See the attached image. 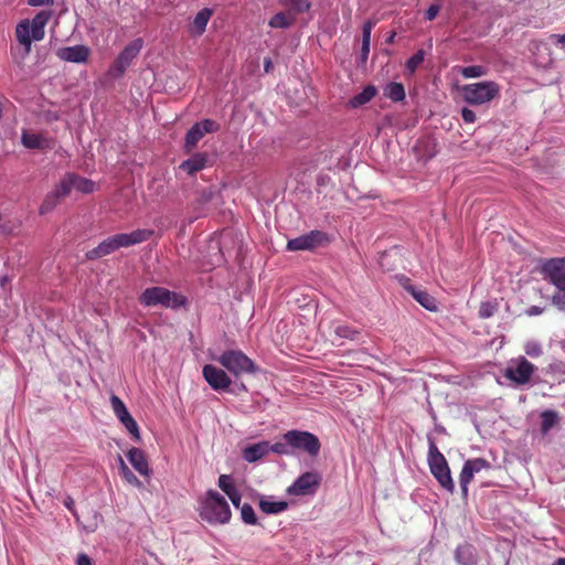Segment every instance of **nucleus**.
<instances>
[{"label":"nucleus","mask_w":565,"mask_h":565,"mask_svg":"<svg viewBox=\"0 0 565 565\" xmlns=\"http://www.w3.org/2000/svg\"><path fill=\"white\" fill-rule=\"evenodd\" d=\"M110 404L116 417L119 422L125 426V428L130 433L136 441L140 440V433L137 422L132 418L130 413L128 412L124 402L116 395H111Z\"/></svg>","instance_id":"obj_15"},{"label":"nucleus","mask_w":565,"mask_h":565,"mask_svg":"<svg viewBox=\"0 0 565 565\" xmlns=\"http://www.w3.org/2000/svg\"><path fill=\"white\" fill-rule=\"evenodd\" d=\"M154 234L153 230L138 228L130 233H119L113 235L117 248L129 247L148 241Z\"/></svg>","instance_id":"obj_18"},{"label":"nucleus","mask_w":565,"mask_h":565,"mask_svg":"<svg viewBox=\"0 0 565 565\" xmlns=\"http://www.w3.org/2000/svg\"><path fill=\"white\" fill-rule=\"evenodd\" d=\"M461 117L466 124H473L477 119L475 111L467 107L461 109Z\"/></svg>","instance_id":"obj_44"},{"label":"nucleus","mask_w":565,"mask_h":565,"mask_svg":"<svg viewBox=\"0 0 565 565\" xmlns=\"http://www.w3.org/2000/svg\"><path fill=\"white\" fill-rule=\"evenodd\" d=\"M462 99L472 106L484 105L492 102L500 94V86L493 81H483L466 84L460 88Z\"/></svg>","instance_id":"obj_6"},{"label":"nucleus","mask_w":565,"mask_h":565,"mask_svg":"<svg viewBox=\"0 0 565 565\" xmlns=\"http://www.w3.org/2000/svg\"><path fill=\"white\" fill-rule=\"evenodd\" d=\"M21 142L28 149H45L50 147V140L46 137L28 130H23Z\"/></svg>","instance_id":"obj_25"},{"label":"nucleus","mask_w":565,"mask_h":565,"mask_svg":"<svg viewBox=\"0 0 565 565\" xmlns=\"http://www.w3.org/2000/svg\"><path fill=\"white\" fill-rule=\"evenodd\" d=\"M374 26L372 21H366L362 28V41L371 42V32Z\"/></svg>","instance_id":"obj_45"},{"label":"nucleus","mask_w":565,"mask_h":565,"mask_svg":"<svg viewBox=\"0 0 565 565\" xmlns=\"http://www.w3.org/2000/svg\"><path fill=\"white\" fill-rule=\"evenodd\" d=\"M524 352L530 358H539L542 355L543 349L539 341L530 340L524 344Z\"/></svg>","instance_id":"obj_38"},{"label":"nucleus","mask_w":565,"mask_h":565,"mask_svg":"<svg viewBox=\"0 0 565 565\" xmlns=\"http://www.w3.org/2000/svg\"><path fill=\"white\" fill-rule=\"evenodd\" d=\"M428 440V455L427 462L430 469L431 475L438 481L440 487L448 491L449 493H454L455 483L451 478L450 468L445 456L439 451L434 438L431 436H427Z\"/></svg>","instance_id":"obj_4"},{"label":"nucleus","mask_w":565,"mask_h":565,"mask_svg":"<svg viewBox=\"0 0 565 565\" xmlns=\"http://www.w3.org/2000/svg\"><path fill=\"white\" fill-rule=\"evenodd\" d=\"M214 360L236 377L254 375L259 371L257 364L238 349L226 350Z\"/></svg>","instance_id":"obj_5"},{"label":"nucleus","mask_w":565,"mask_h":565,"mask_svg":"<svg viewBox=\"0 0 565 565\" xmlns=\"http://www.w3.org/2000/svg\"><path fill=\"white\" fill-rule=\"evenodd\" d=\"M436 429L440 433H445V428L443 426H437Z\"/></svg>","instance_id":"obj_59"},{"label":"nucleus","mask_w":565,"mask_h":565,"mask_svg":"<svg viewBox=\"0 0 565 565\" xmlns=\"http://www.w3.org/2000/svg\"><path fill=\"white\" fill-rule=\"evenodd\" d=\"M7 281H8V277H7V276H3V277L1 278V285H2V286H4Z\"/></svg>","instance_id":"obj_58"},{"label":"nucleus","mask_w":565,"mask_h":565,"mask_svg":"<svg viewBox=\"0 0 565 565\" xmlns=\"http://www.w3.org/2000/svg\"><path fill=\"white\" fill-rule=\"evenodd\" d=\"M370 43L371 42L362 41L361 57H362L363 62H365L367 60V57H369Z\"/></svg>","instance_id":"obj_48"},{"label":"nucleus","mask_w":565,"mask_h":565,"mask_svg":"<svg viewBox=\"0 0 565 565\" xmlns=\"http://www.w3.org/2000/svg\"><path fill=\"white\" fill-rule=\"evenodd\" d=\"M439 6L437 4H431L425 12V18L429 21L434 20L437 14L439 13Z\"/></svg>","instance_id":"obj_46"},{"label":"nucleus","mask_w":565,"mask_h":565,"mask_svg":"<svg viewBox=\"0 0 565 565\" xmlns=\"http://www.w3.org/2000/svg\"><path fill=\"white\" fill-rule=\"evenodd\" d=\"M95 189V183L86 178L73 173V190L83 194L92 193Z\"/></svg>","instance_id":"obj_34"},{"label":"nucleus","mask_w":565,"mask_h":565,"mask_svg":"<svg viewBox=\"0 0 565 565\" xmlns=\"http://www.w3.org/2000/svg\"><path fill=\"white\" fill-rule=\"evenodd\" d=\"M394 36H395V33H392V34L390 35V38H388V40H387V41H388V42H393V41H394Z\"/></svg>","instance_id":"obj_60"},{"label":"nucleus","mask_w":565,"mask_h":565,"mask_svg":"<svg viewBox=\"0 0 565 565\" xmlns=\"http://www.w3.org/2000/svg\"><path fill=\"white\" fill-rule=\"evenodd\" d=\"M321 475L317 471H308L300 475L288 488L289 495H313L321 484Z\"/></svg>","instance_id":"obj_10"},{"label":"nucleus","mask_w":565,"mask_h":565,"mask_svg":"<svg viewBox=\"0 0 565 565\" xmlns=\"http://www.w3.org/2000/svg\"><path fill=\"white\" fill-rule=\"evenodd\" d=\"M142 46V39H135L134 41H131L128 45L124 47V50L116 57L110 67V72L115 76H121L125 73V71L130 66L131 62L138 56Z\"/></svg>","instance_id":"obj_12"},{"label":"nucleus","mask_w":565,"mask_h":565,"mask_svg":"<svg viewBox=\"0 0 565 565\" xmlns=\"http://www.w3.org/2000/svg\"><path fill=\"white\" fill-rule=\"evenodd\" d=\"M218 130L220 124L212 119H203L195 122L186 132L185 148L188 150L193 149L206 134L216 132Z\"/></svg>","instance_id":"obj_16"},{"label":"nucleus","mask_w":565,"mask_h":565,"mask_svg":"<svg viewBox=\"0 0 565 565\" xmlns=\"http://www.w3.org/2000/svg\"><path fill=\"white\" fill-rule=\"evenodd\" d=\"M117 462H118V471L120 472L121 470L125 469V467H128L125 462V460L122 459L121 456H118L117 457Z\"/></svg>","instance_id":"obj_55"},{"label":"nucleus","mask_w":565,"mask_h":565,"mask_svg":"<svg viewBox=\"0 0 565 565\" xmlns=\"http://www.w3.org/2000/svg\"><path fill=\"white\" fill-rule=\"evenodd\" d=\"M376 93L377 90L373 85H367L361 93L354 95L349 104L352 108H359L371 102Z\"/></svg>","instance_id":"obj_28"},{"label":"nucleus","mask_w":565,"mask_h":565,"mask_svg":"<svg viewBox=\"0 0 565 565\" xmlns=\"http://www.w3.org/2000/svg\"><path fill=\"white\" fill-rule=\"evenodd\" d=\"M284 440L288 441L292 452L295 450H302L312 457L318 456L320 452V440L312 433L297 429L288 430L284 434Z\"/></svg>","instance_id":"obj_9"},{"label":"nucleus","mask_w":565,"mask_h":565,"mask_svg":"<svg viewBox=\"0 0 565 565\" xmlns=\"http://www.w3.org/2000/svg\"><path fill=\"white\" fill-rule=\"evenodd\" d=\"M543 311H544V308H542V307L531 306L530 308L526 309V315L530 317H534V316H539V315L543 313Z\"/></svg>","instance_id":"obj_50"},{"label":"nucleus","mask_w":565,"mask_h":565,"mask_svg":"<svg viewBox=\"0 0 565 565\" xmlns=\"http://www.w3.org/2000/svg\"><path fill=\"white\" fill-rule=\"evenodd\" d=\"M205 164L206 157L204 154L198 153L182 162L180 168L189 174H194L195 172L202 170Z\"/></svg>","instance_id":"obj_29"},{"label":"nucleus","mask_w":565,"mask_h":565,"mask_svg":"<svg viewBox=\"0 0 565 565\" xmlns=\"http://www.w3.org/2000/svg\"><path fill=\"white\" fill-rule=\"evenodd\" d=\"M542 273L556 287L552 303L565 312V257L551 258L542 264Z\"/></svg>","instance_id":"obj_3"},{"label":"nucleus","mask_w":565,"mask_h":565,"mask_svg":"<svg viewBox=\"0 0 565 565\" xmlns=\"http://www.w3.org/2000/svg\"><path fill=\"white\" fill-rule=\"evenodd\" d=\"M459 73L465 78H479V77L487 75L488 70H487V67H484L482 65H470V66L461 67L459 70Z\"/></svg>","instance_id":"obj_35"},{"label":"nucleus","mask_w":565,"mask_h":565,"mask_svg":"<svg viewBox=\"0 0 565 565\" xmlns=\"http://www.w3.org/2000/svg\"><path fill=\"white\" fill-rule=\"evenodd\" d=\"M239 510H241V518L244 523L249 524V525L257 524V518H256L255 511L250 504L244 503V504H242Z\"/></svg>","instance_id":"obj_37"},{"label":"nucleus","mask_w":565,"mask_h":565,"mask_svg":"<svg viewBox=\"0 0 565 565\" xmlns=\"http://www.w3.org/2000/svg\"><path fill=\"white\" fill-rule=\"evenodd\" d=\"M28 3L32 7H41L52 3V0H29Z\"/></svg>","instance_id":"obj_52"},{"label":"nucleus","mask_w":565,"mask_h":565,"mask_svg":"<svg viewBox=\"0 0 565 565\" xmlns=\"http://www.w3.org/2000/svg\"><path fill=\"white\" fill-rule=\"evenodd\" d=\"M334 332L338 337L344 338V339H350V340H354L356 338V335L359 334L358 330H355L349 326H345V324L337 326L334 329Z\"/></svg>","instance_id":"obj_43"},{"label":"nucleus","mask_w":565,"mask_h":565,"mask_svg":"<svg viewBox=\"0 0 565 565\" xmlns=\"http://www.w3.org/2000/svg\"><path fill=\"white\" fill-rule=\"evenodd\" d=\"M199 514L210 524H227L231 520V508L223 495L209 490L199 501Z\"/></svg>","instance_id":"obj_1"},{"label":"nucleus","mask_w":565,"mask_h":565,"mask_svg":"<svg viewBox=\"0 0 565 565\" xmlns=\"http://www.w3.org/2000/svg\"><path fill=\"white\" fill-rule=\"evenodd\" d=\"M202 375L207 384L216 392L226 391L232 384V380L228 374L224 370L212 364L203 366Z\"/></svg>","instance_id":"obj_17"},{"label":"nucleus","mask_w":565,"mask_h":565,"mask_svg":"<svg viewBox=\"0 0 565 565\" xmlns=\"http://www.w3.org/2000/svg\"><path fill=\"white\" fill-rule=\"evenodd\" d=\"M558 422V414L555 411L541 413V433L546 435Z\"/></svg>","instance_id":"obj_33"},{"label":"nucleus","mask_w":565,"mask_h":565,"mask_svg":"<svg viewBox=\"0 0 565 565\" xmlns=\"http://www.w3.org/2000/svg\"><path fill=\"white\" fill-rule=\"evenodd\" d=\"M64 505L65 508L77 519V512H76V509H75V503H74V500L72 497H66L64 499Z\"/></svg>","instance_id":"obj_47"},{"label":"nucleus","mask_w":565,"mask_h":565,"mask_svg":"<svg viewBox=\"0 0 565 565\" xmlns=\"http://www.w3.org/2000/svg\"><path fill=\"white\" fill-rule=\"evenodd\" d=\"M241 500H242V495L238 494L237 497L235 498H232L231 499V502L233 503V505L236 508V509H239L242 507L241 504Z\"/></svg>","instance_id":"obj_53"},{"label":"nucleus","mask_w":565,"mask_h":565,"mask_svg":"<svg viewBox=\"0 0 565 565\" xmlns=\"http://www.w3.org/2000/svg\"><path fill=\"white\" fill-rule=\"evenodd\" d=\"M264 68L266 73L270 72V70L273 68V62L270 58L267 57L264 60Z\"/></svg>","instance_id":"obj_54"},{"label":"nucleus","mask_w":565,"mask_h":565,"mask_svg":"<svg viewBox=\"0 0 565 565\" xmlns=\"http://www.w3.org/2000/svg\"><path fill=\"white\" fill-rule=\"evenodd\" d=\"M217 484L225 494H228L231 491L236 489L234 479L230 475H221L218 477Z\"/></svg>","instance_id":"obj_42"},{"label":"nucleus","mask_w":565,"mask_h":565,"mask_svg":"<svg viewBox=\"0 0 565 565\" xmlns=\"http://www.w3.org/2000/svg\"><path fill=\"white\" fill-rule=\"evenodd\" d=\"M552 565H565V557H559L555 559Z\"/></svg>","instance_id":"obj_57"},{"label":"nucleus","mask_w":565,"mask_h":565,"mask_svg":"<svg viewBox=\"0 0 565 565\" xmlns=\"http://www.w3.org/2000/svg\"><path fill=\"white\" fill-rule=\"evenodd\" d=\"M73 190V173L65 174L55 189L51 191L40 206V214L51 212L62 198L67 196Z\"/></svg>","instance_id":"obj_13"},{"label":"nucleus","mask_w":565,"mask_h":565,"mask_svg":"<svg viewBox=\"0 0 565 565\" xmlns=\"http://www.w3.org/2000/svg\"><path fill=\"white\" fill-rule=\"evenodd\" d=\"M535 371V365L520 355L508 361L503 376L514 386H525L531 382Z\"/></svg>","instance_id":"obj_8"},{"label":"nucleus","mask_w":565,"mask_h":565,"mask_svg":"<svg viewBox=\"0 0 565 565\" xmlns=\"http://www.w3.org/2000/svg\"><path fill=\"white\" fill-rule=\"evenodd\" d=\"M126 456L130 465L140 476L147 478L151 476L152 470L149 467L148 459L141 449L132 447L127 451Z\"/></svg>","instance_id":"obj_20"},{"label":"nucleus","mask_w":565,"mask_h":565,"mask_svg":"<svg viewBox=\"0 0 565 565\" xmlns=\"http://www.w3.org/2000/svg\"><path fill=\"white\" fill-rule=\"evenodd\" d=\"M405 289L413 296V298L420 303L425 309L429 311L437 310L436 299L430 296L427 291L417 289L413 285H405Z\"/></svg>","instance_id":"obj_23"},{"label":"nucleus","mask_w":565,"mask_h":565,"mask_svg":"<svg viewBox=\"0 0 565 565\" xmlns=\"http://www.w3.org/2000/svg\"><path fill=\"white\" fill-rule=\"evenodd\" d=\"M76 565H93V563L88 555L82 553L77 556Z\"/></svg>","instance_id":"obj_49"},{"label":"nucleus","mask_w":565,"mask_h":565,"mask_svg":"<svg viewBox=\"0 0 565 565\" xmlns=\"http://www.w3.org/2000/svg\"><path fill=\"white\" fill-rule=\"evenodd\" d=\"M280 4L285 7L290 15H296L309 11L311 2L309 0H280Z\"/></svg>","instance_id":"obj_30"},{"label":"nucleus","mask_w":565,"mask_h":565,"mask_svg":"<svg viewBox=\"0 0 565 565\" xmlns=\"http://www.w3.org/2000/svg\"><path fill=\"white\" fill-rule=\"evenodd\" d=\"M139 302L145 307L161 306L177 309L184 306L186 299L182 295L164 287H150L145 289L139 296Z\"/></svg>","instance_id":"obj_7"},{"label":"nucleus","mask_w":565,"mask_h":565,"mask_svg":"<svg viewBox=\"0 0 565 565\" xmlns=\"http://www.w3.org/2000/svg\"><path fill=\"white\" fill-rule=\"evenodd\" d=\"M385 97L393 102H402L405 99V88L402 83L392 82L384 87Z\"/></svg>","instance_id":"obj_31"},{"label":"nucleus","mask_w":565,"mask_h":565,"mask_svg":"<svg viewBox=\"0 0 565 565\" xmlns=\"http://www.w3.org/2000/svg\"><path fill=\"white\" fill-rule=\"evenodd\" d=\"M551 39L554 40L556 44L562 45L565 49V33L564 34H552Z\"/></svg>","instance_id":"obj_51"},{"label":"nucleus","mask_w":565,"mask_h":565,"mask_svg":"<svg viewBox=\"0 0 565 565\" xmlns=\"http://www.w3.org/2000/svg\"><path fill=\"white\" fill-rule=\"evenodd\" d=\"M425 52L423 50H418L414 55H412L406 62V68L409 73H414L417 67L424 62Z\"/></svg>","instance_id":"obj_39"},{"label":"nucleus","mask_w":565,"mask_h":565,"mask_svg":"<svg viewBox=\"0 0 565 565\" xmlns=\"http://www.w3.org/2000/svg\"><path fill=\"white\" fill-rule=\"evenodd\" d=\"M268 448L269 452H274L280 456H289L292 454L290 445L288 444L287 440H284V437L281 438L280 441H277L275 444H270L268 441Z\"/></svg>","instance_id":"obj_36"},{"label":"nucleus","mask_w":565,"mask_h":565,"mask_svg":"<svg viewBox=\"0 0 565 565\" xmlns=\"http://www.w3.org/2000/svg\"><path fill=\"white\" fill-rule=\"evenodd\" d=\"M328 242V235L318 230L310 231L303 235L289 239L287 243V250H313Z\"/></svg>","instance_id":"obj_11"},{"label":"nucleus","mask_w":565,"mask_h":565,"mask_svg":"<svg viewBox=\"0 0 565 565\" xmlns=\"http://www.w3.org/2000/svg\"><path fill=\"white\" fill-rule=\"evenodd\" d=\"M455 558L459 565H473L477 563L476 550L470 544L459 545L456 548Z\"/></svg>","instance_id":"obj_26"},{"label":"nucleus","mask_w":565,"mask_h":565,"mask_svg":"<svg viewBox=\"0 0 565 565\" xmlns=\"http://www.w3.org/2000/svg\"><path fill=\"white\" fill-rule=\"evenodd\" d=\"M117 249L118 248H117L114 236H109V237L105 238L103 242H100L96 247L88 250L86 254V257L88 259H97V258H102L106 255H109V254L116 252Z\"/></svg>","instance_id":"obj_24"},{"label":"nucleus","mask_w":565,"mask_h":565,"mask_svg":"<svg viewBox=\"0 0 565 565\" xmlns=\"http://www.w3.org/2000/svg\"><path fill=\"white\" fill-rule=\"evenodd\" d=\"M295 22V17L289 13L278 12L269 20L268 24L274 29H287Z\"/></svg>","instance_id":"obj_32"},{"label":"nucleus","mask_w":565,"mask_h":565,"mask_svg":"<svg viewBox=\"0 0 565 565\" xmlns=\"http://www.w3.org/2000/svg\"><path fill=\"white\" fill-rule=\"evenodd\" d=\"M487 469H490V463L483 458L468 459L465 461L459 476L460 489L465 498L468 497V486L475 475Z\"/></svg>","instance_id":"obj_14"},{"label":"nucleus","mask_w":565,"mask_h":565,"mask_svg":"<svg viewBox=\"0 0 565 565\" xmlns=\"http://www.w3.org/2000/svg\"><path fill=\"white\" fill-rule=\"evenodd\" d=\"M49 11L39 12L31 21H21L15 29V35L21 45L24 46V53L29 54L33 41H41L45 35V25L50 20Z\"/></svg>","instance_id":"obj_2"},{"label":"nucleus","mask_w":565,"mask_h":565,"mask_svg":"<svg viewBox=\"0 0 565 565\" xmlns=\"http://www.w3.org/2000/svg\"><path fill=\"white\" fill-rule=\"evenodd\" d=\"M119 475L128 484L138 489L143 488V483L136 477V475L129 469V467H125V469L121 470Z\"/></svg>","instance_id":"obj_41"},{"label":"nucleus","mask_w":565,"mask_h":565,"mask_svg":"<svg viewBox=\"0 0 565 565\" xmlns=\"http://www.w3.org/2000/svg\"><path fill=\"white\" fill-rule=\"evenodd\" d=\"M258 507L265 514H279L287 510L288 503L284 500H275L273 495L258 494Z\"/></svg>","instance_id":"obj_22"},{"label":"nucleus","mask_w":565,"mask_h":565,"mask_svg":"<svg viewBox=\"0 0 565 565\" xmlns=\"http://www.w3.org/2000/svg\"><path fill=\"white\" fill-rule=\"evenodd\" d=\"M238 494H241V492L238 491V489L236 488L235 490L231 491L228 494H226L228 497V499L231 500L232 498H235L237 497Z\"/></svg>","instance_id":"obj_56"},{"label":"nucleus","mask_w":565,"mask_h":565,"mask_svg":"<svg viewBox=\"0 0 565 565\" xmlns=\"http://www.w3.org/2000/svg\"><path fill=\"white\" fill-rule=\"evenodd\" d=\"M213 14L211 9L204 8L196 13L191 24L190 31L194 35H202L205 32L206 25Z\"/></svg>","instance_id":"obj_27"},{"label":"nucleus","mask_w":565,"mask_h":565,"mask_svg":"<svg viewBox=\"0 0 565 565\" xmlns=\"http://www.w3.org/2000/svg\"><path fill=\"white\" fill-rule=\"evenodd\" d=\"M90 50L83 44L65 46L57 50L56 55L60 60L71 63L83 64L89 57Z\"/></svg>","instance_id":"obj_19"},{"label":"nucleus","mask_w":565,"mask_h":565,"mask_svg":"<svg viewBox=\"0 0 565 565\" xmlns=\"http://www.w3.org/2000/svg\"><path fill=\"white\" fill-rule=\"evenodd\" d=\"M498 310V303L495 301H484L481 302L479 308V317L482 319H488L492 317Z\"/></svg>","instance_id":"obj_40"},{"label":"nucleus","mask_w":565,"mask_h":565,"mask_svg":"<svg viewBox=\"0 0 565 565\" xmlns=\"http://www.w3.org/2000/svg\"><path fill=\"white\" fill-rule=\"evenodd\" d=\"M268 454L269 448L267 440L249 444L242 449V458L248 463L257 462Z\"/></svg>","instance_id":"obj_21"}]
</instances>
